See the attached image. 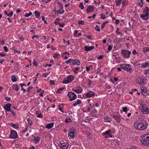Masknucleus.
<instances>
[{
	"label": "nucleus",
	"instance_id": "obj_44",
	"mask_svg": "<svg viewBox=\"0 0 149 149\" xmlns=\"http://www.w3.org/2000/svg\"><path fill=\"white\" fill-rule=\"evenodd\" d=\"M127 108L126 107H125L123 108V111L124 112H126L127 111Z\"/></svg>",
	"mask_w": 149,
	"mask_h": 149
},
{
	"label": "nucleus",
	"instance_id": "obj_8",
	"mask_svg": "<svg viewBox=\"0 0 149 149\" xmlns=\"http://www.w3.org/2000/svg\"><path fill=\"white\" fill-rule=\"evenodd\" d=\"M67 95L70 98L69 100L70 102L74 100L77 97L76 94L74 93L71 92H69Z\"/></svg>",
	"mask_w": 149,
	"mask_h": 149
},
{
	"label": "nucleus",
	"instance_id": "obj_17",
	"mask_svg": "<svg viewBox=\"0 0 149 149\" xmlns=\"http://www.w3.org/2000/svg\"><path fill=\"white\" fill-rule=\"evenodd\" d=\"M142 88H143V87H141V94L145 96L147 95H148V93L147 92L148 90L146 89L143 88V89Z\"/></svg>",
	"mask_w": 149,
	"mask_h": 149
},
{
	"label": "nucleus",
	"instance_id": "obj_24",
	"mask_svg": "<svg viewBox=\"0 0 149 149\" xmlns=\"http://www.w3.org/2000/svg\"><path fill=\"white\" fill-rule=\"evenodd\" d=\"M143 0H138V4L141 7H142L143 4Z\"/></svg>",
	"mask_w": 149,
	"mask_h": 149
},
{
	"label": "nucleus",
	"instance_id": "obj_12",
	"mask_svg": "<svg viewBox=\"0 0 149 149\" xmlns=\"http://www.w3.org/2000/svg\"><path fill=\"white\" fill-rule=\"evenodd\" d=\"M75 132V129L73 128H71L70 132H68V136H70L72 138H74L75 136L74 135Z\"/></svg>",
	"mask_w": 149,
	"mask_h": 149
},
{
	"label": "nucleus",
	"instance_id": "obj_47",
	"mask_svg": "<svg viewBox=\"0 0 149 149\" xmlns=\"http://www.w3.org/2000/svg\"><path fill=\"white\" fill-rule=\"evenodd\" d=\"M132 53L133 54L135 55L137 54L138 55H139V54L137 53L136 50L135 49L134 50L133 52H132Z\"/></svg>",
	"mask_w": 149,
	"mask_h": 149
},
{
	"label": "nucleus",
	"instance_id": "obj_3",
	"mask_svg": "<svg viewBox=\"0 0 149 149\" xmlns=\"http://www.w3.org/2000/svg\"><path fill=\"white\" fill-rule=\"evenodd\" d=\"M141 136L142 139L141 141L142 143L146 146H149V134H145Z\"/></svg>",
	"mask_w": 149,
	"mask_h": 149
},
{
	"label": "nucleus",
	"instance_id": "obj_21",
	"mask_svg": "<svg viewBox=\"0 0 149 149\" xmlns=\"http://www.w3.org/2000/svg\"><path fill=\"white\" fill-rule=\"evenodd\" d=\"M54 125V123H49L46 125V128L49 129H51Z\"/></svg>",
	"mask_w": 149,
	"mask_h": 149
},
{
	"label": "nucleus",
	"instance_id": "obj_40",
	"mask_svg": "<svg viewBox=\"0 0 149 149\" xmlns=\"http://www.w3.org/2000/svg\"><path fill=\"white\" fill-rule=\"evenodd\" d=\"M149 70H145L144 71V73L145 75H147L149 74Z\"/></svg>",
	"mask_w": 149,
	"mask_h": 149
},
{
	"label": "nucleus",
	"instance_id": "obj_56",
	"mask_svg": "<svg viewBox=\"0 0 149 149\" xmlns=\"http://www.w3.org/2000/svg\"><path fill=\"white\" fill-rule=\"evenodd\" d=\"M44 91H42L41 93L39 94V95H40L41 96L43 97V94L44 93Z\"/></svg>",
	"mask_w": 149,
	"mask_h": 149
},
{
	"label": "nucleus",
	"instance_id": "obj_53",
	"mask_svg": "<svg viewBox=\"0 0 149 149\" xmlns=\"http://www.w3.org/2000/svg\"><path fill=\"white\" fill-rule=\"evenodd\" d=\"M58 24H59L60 25V26L61 27H63L65 25V24L64 23H63L62 24H61L59 23H58Z\"/></svg>",
	"mask_w": 149,
	"mask_h": 149
},
{
	"label": "nucleus",
	"instance_id": "obj_30",
	"mask_svg": "<svg viewBox=\"0 0 149 149\" xmlns=\"http://www.w3.org/2000/svg\"><path fill=\"white\" fill-rule=\"evenodd\" d=\"M11 126L13 128H15L16 129H17L18 128V125L17 124H11Z\"/></svg>",
	"mask_w": 149,
	"mask_h": 149
},
{
	"label": "nucleus",
	"instance_id": "obj_57",
	"mask_svg": "<svg viewBox=\"0 0 149 149\" xmlns=\"http://www.w3.org/2000/svg\"><path fill=\"white\" fill-rule=\"evenodd\" d=\"M89 82L88 83V85H89V86H90L92 83V81H91V80H89Z\"/></svg>",
	"mask_w": 149,
	"mask_h": 149
},
{
	"label": "nucleus",
	"instance_id": "obj_46",
	"mask_svg": "<svg viewBox=\"0 0 149 149\" xmlns=\"http://www.w3.org/2000/svg\"><path fill=\"white\" fill-rule=\"evenodd\" d=\"M13 12L11 11L10 14H8L7 15L8 17H11L13 15Z\"/></svg>",
	"mask_w": 149,
	"mask_h": 149
},
{
	"label": "nucleus",
	"instance_id": "obj_11",
	"mask_svg": "<svg viewBox=\"0 0 149 149\" xmlns=\"http://www.w3.org/2000/svg\"><path fill=\"white\" fill-rule=\"evenodd\" d=\"M58 146L61 149H67L68 146V144L67 143H61L58 144Z\"/></svg>",
	"mask_w": 149,
	"mask_h": 149
},
{
	"label": "nucleus",
	"instance_id": "obj_61",
	"mask_svg": "<svg viewBox=\"0 0 149 149\" xmlns=\"http://www.w3.org/2000/svg\"><path fill=\"white\" fill-rule=\"evenodd\" d=\"M72 91L76 92V93H78V90H74L73 89H72Z\"/></svg>",
	"mask_w": 149,
	"mask_h": 149
},
{
	"label": "nucleus",
	"instance_id": "obj_34",
	"mask_svg": "<svg viewBox=\"0 0 149 149\" xmlns=\"http://www.w3.org/2000/svg\"><path fill=\"white\" fill-rule=\"evenodd\" d=\"M40 139V138L38 137L35 138L34 140L35 141L36 143H37L39 141Z\"/></svg>",
	"mask_w": 149,
	"mask_h": 149
},
{
	"label": "nucleus",
	"instance_id": "obj_54",
	"mask_svg": "<svg viewBox=\"0 0 149 149\" xmlns=\"http://www.w3.org/2000/svg\"><path fill=\"white\" fill-rule=\"evenodd\" d=\"M78 23L79 24H81L82 25L84 24V22L81 20H80L78 22Z\"/></svg>",
	"mask_w": 149,
	"mask_h": 149
},
{
	"label": "nucleus",
	"instance_id": "obj_60",
	"mask_svg": "<svg viewBox=\"0 0 149 149\" xmlns=\"http://www.w3.org/2000/svg\"><path fill=\"white\" fill-rule=\"evenodd\" d=\"M5 60V59L4 58H2L1 60L0 59V62L1 64H2V62L4 61Z\"/></svg>",
	"mask_w": 149,
	"mask_h": 149
},
{
	"label": "nucleus",
	"instance_id": "obj_64",
	"mask_svg": "<svg viewBox=\"0 0 149 149\" xmlns=\"http://www.w3.org/2000/svg\"><path fill=\"white\" fill-rule=\"evenodd\" d=\"M122 4L123 6H124L125 5V2L124 1H123L122 2Z\"/></svg>",
	"mask_w": 149,
	"mask_h": 149
},
{
	"label": "nucleus",
	"instance_id": "obj_37",
	"mask_svg": "<svg viewBox=\"0 0 149 149\" xmlns=\"http://www.w3.org/2000/svg\"><path fill=\"white\" fill-rule=\"evenodd\" d=\"M101 18L103 19H106V17L103 15V13L100 14Z\"/></svg>",
	"mask_w": 149,
	"mask_h": 149
},
{
	"label": "nucleus",
	"instance_id": "obj_59",
	"mask_svg": "<svg viewBox=\"0 0 149 149\" xmlns=\"http://www.w3.org/2000/svg\"><path fill=\"white\" fill-rule=\"evenodd\" d=\"M36 37L37 38H38V35H35L34 36H33L32 38V39H34Z\"/></svg>",
	"mask_w": 149,
	"mask_h": 149
},
{
	"label": "nucleus",
	"instance_id": "obj_22",
	"mask_svg": "<svg viewBox=\"0 0 149 149\" xmlns=\"http://www.w3.org/2000/svg\"><path fill=\"white\" fill-rule=\"evenodd\" d=\"M33 13H35V16L36 18H38L40 16V13L38 12L37 11H35Z\"/></svg>",
	"mask_w": 149,
	"mask_h": 149
},
{
	"label": "nucleus",
	"instance_id": "obj_14",
	"mask_svg": "<svg viewBox=\"0 0 149 149\" xmlns=\"http://www.w3.org/2000/svg\"><path fill=\"white\" fill-rule=\"evenodd\" d=\"M94 10V6L90 5L88 6L86 9V11L88 13L92 12Z\"/></svg>",
	"mask_w": 149,
	"mask_h": 149
},
{
	"label": "nucleus",
	"instance_id": "obj_55",
	"mask_svg": "<svg viewBox=\"0 0 149 149\" xmlns=\"http://www.w3.org/2000/svg\"><path fill=\"white\" fill-rule=\"evenodd\" d=\"M112 48V47L111 45H109L108 49L110 51V50H111Z\"/></svg>",
	"mask_w": 149,
	"mask_h": 149
},
{
	"label": "nucleus",
	"instance_id": "obj_20",
	"mask_svg": "<svg viewBox=\"0 0 149 149\" xmlns=\"http://www.w3.org/2000/svg\"><path fill=\"white\" fill-rule=\"evenodd\" d=\"M112 144L116 146H118L119 144V142L118 140H115L112 142Z\"/></svg>",
	"mask_w": 149,
	"mask_h": 149
},
{
	"label": "nucleus",
	"instance_id": "obj_9",
	"mask_svg": "<svg viewBox=\"0 0 149 149\" xmlns=\"http://www.w3.org/2000/svg\"><path fill=\"white\" fill-rule=\"evenodd\" d=\"M140 109L143 114H148L149 113V109L146 106H142Z\"/></svg>",
	"mask_w": 149,
	"mask_h": 149
},
{
	"label": "nucleus",
	"instance_id": "obj_48",
	"mask_svg": "<svg viewBox=\"0 0 149 149\" xmlns=\"http://www.w3.org/2000/svg\"><path fill=\"white\" fill-rule=\"evenodd\" d=\"M59 55V54L58 53H56L53 56V57L54 58H56Z\"/></svg>",
	"mask_w": 149,
	"mask_h": 149
},
{
	"label": "nucleus",
	"instance_id": "obj_52",
	"mask_svg": "<svg viewBox=\"0 0 149 149\" xmlns=\"http://www.w3.org/2000/svg\"><path fill=\"white\" fill-rule=\"evenodd\" d=\"M5 98L6 100L7 101H10L11 99L10 98L6 97H5Z\"/></svg>",
	"mask_w": 149,
	"mask_h": 149
},
{
	"label": "nucleus",
	"instance_id": "obj_36",
	"mask_svg": "<svg viewBox=\"0 0 149 149\" xmlns=\"http://www.w3.org/2000/svg\"><path fill=\"white\" fill-rule=\"evenodd\" d=\"M83 4V3H80L79 4V7L81 8V10H82L84 8V6Z\"/></svg>",
	"mask_w": 149,
	"mask_h": 149
},
{
	"label": "nucleus",
	"instance_id": "obj_5",
	"mask_svg": "<svg viewBox=\"0 0 149 149\" xmlns=\"http://www.w3.org/2000/svg\"><path fill=\"white\" fill-rule=\"evenodd\" d=\"M131 54V52L129 51L125 50L124 49H123L121 50V54L125 58H130Z\"/></svg>",
	"mask_w": 149,
	"mask_h": 149
},
{
	"label": "nucleus",
	"instance_id": "obj_19",
	"mask_svg": "<svg viewBox=\"0 0 149 149\" xmlns=\"http://www.w3.org/2000/svg\"><path fill=\"white\" fill-rule=\"evenodd\" d=\"M147 67H149V61L145 62L144 63L142 64V66H141V68H144Z\"/></svg>",
	"mask_w": 149,
	"mask_h": 149
},
{
	"label": "nucleus",
	"instance_id": "obj_16",
	"mask_svg": "<svg viewBox=\"0 0 149 149\" xmlns=\"http://www.w3.org/2000/svg\"><path fill=\"white\" fill-rule=\"evenodd\" d=\"M11 106V104L10 103L7 104L3 107V108L6 111H10Z\"/></svg>",
	"mask_w": 149,
	"mask_h": 149
},
{
	"label": "nucleus",
	"instance_id": "obj_10",
	"mask_svg": "<svg viewBox=\"0 0 149 149\" xmlns=\"http://www.w3.org/2000/svg\"><path fill=\"white\" fill-rule=\"evenodd\" d=\"M18 137V135L17 132L15 131H11L10 132V137L11 138L13 139H15Z\"/></svg>",
	"mask_w": 149,
	"mask_h": 149
},
{
	"label": "nucleus",
	"instance_id": "obj_27",
	"mask_svg": "<svg viewBox=\"0 0 149 149\" xmlns=\"http://www.w3.org/2000/svg\"><path fill=\"white\" fill-rule=\"evenodd\" d=\"M104 121L106 122H110L111 121V119L107 117H104Z\"/></svg>",
	"mask_w": 149,
	"mask_h": 149
},
{
	"label": "nucleus",
	"instance_id": "obj_50",
	"mask_svg": "<svg viewBox=\"0 0 149 149\" xmlns=\"http://www.w3.org/2000/svg\"><path fill=\"white\" fill-rule=\"evenodd\" d=\"M71 58L69 59L67 61H66L65 62L67 63L68 64L69 63H70Z\"/></svg>",
	"mask_w": 149,
	"mask_h": 149
},
{
	"label": "nucleus",
	"instance_id": "obj_33",
	"mask_svg": "<svg viewBox=\"0 0 149 149\" xmlns=\"http://www.w3.org/2000/svg\"><path fill=\"white\" fill-rule=\"evenodd\" d=\"M63 89H64V88H60L57 90V91H56V93H60L62 91Z\"/></svg>",
	"mask_w": 149,
	"mask_h": 149
},
{
	"label": "nucleus",
	"instance_id": "obj_43",
	"mask_svg": "<svg viewBox=\"0 0 149 149\" xmlns=\"http://www.w3.org/2000/svg\"><path fill=\"white\" fill-rule=\"evenodd\" d=\"M82 91V90L81 88L80 87H79L78 90V93H81Z\"/></svg>",
	"mask_w": 149,
	"mask_h": 149
},
{
	"label": "nucleus",
	"instance_id": "obj_1",
	"mask_svg": "<svg viewBox=\"0 0 149 149\" xmlns=\"http://www.w3.org/2000/svg\"><path fill=\"white\" fill-rule=\"evenodd\" d=\"M148 123L144 120L136 122L134 124V128L140 131L144 130L147 127Z\"/></svg>",
	"mask_w": 149,
	"mask_h": 149
},
{
	"label": "nucleus",
	"instance_id": "obj_32",
	"mask_svg": "<svg viewBox=\"0 0 149 149\" xmlns=\"http://www.w3.org/2000/svg\"><path fill=\"white\" fill-rule=\"evenodd\" d=\"M74 63H75V65H79L80 64V63L79 60L77 59H75Z\"/></svg>",
	"mask_w": 149,
	"mask_h": 149
},
{
	"label": "nucleus",
	"instance_id": "obj_35",
	"mask_svg": "<svg viewBox=\"0 0 149 149\" xmlns=\"http://www.w3.org/2000/svg\"><path fill=\"white\" fill-rule=\"evenodd\" d=\"M11 77L12 79H11V80L13 82H15L17 81L16 78L15 76H12Z\"/></svg>",
	"mask_w": 149,
	"mask_h": 149
},
{
	"label": "nucleus",
	"instance_id": "obj_26",
	"mask_svg": "<svg viewBox=\"0 0 149 149\" xmlns=\"http://www.w3.org/2000/svg\"><path fill=\"white\" fill-rule=\"evenodd\" d=\"M148 51H149V47H145L143 49V52L145 53H146Z\"/></svg>",
	"mask_w": 149,
	"mask_h": 149
},
{
	"label": "nucleus",
	"instance_id": "obj_39",
	"mask_svg": "<svg viewBox=\"0 0 149 149\" xmlns=\"http://www.w3.org/2000/svg\"><path fill=\"white\" fill-rule=\"evenodd\" d=\"M95 29L96 30V31H100V29L99 27L97 25H96L95 28Z\"/></svg>",
	"mask_w": 149,
	"mask_h": 149
},
{
	"label": "nucleus",
	"instance_id": "obj_2",
	"mask_svg": "<svg viewBox=\"0 0 149 149\" xmlns=\"http://www.w3.org/2000/svg\"><path fill=\"white\" fill-rule=\"evenodd\" d=\"M141 18L143 19L146 20L148 19L149 17V8L148 7H146L143 11V14L140 15Z\"/></svg>",
	"mask_w": 149,
	"mask_h": 149
},
{
	"label": "nucleus",
	"instance_id": "obj_38",
	"mask_svg": "<svg viewBox=\"0 0 149 149\" xmlns=\"http://www.w3.org/2000/svg\"><path fill=\"white\" fill-rule=\"evenodd\" d=\"M74 62H75V59L73 60V59H71L70 63L71 65H75V63H74Z\"/></svg>",
	"mask_w": 149,
	"mask_h": 149
},
{
	"label": "nucleus",
	"instance_id": "obj_41",
	"mask_svg": "<svg viewBox=\"0 0 149 149\" xmlns=\"http://www.w3.org/2000/svg\"><path fill=\"white\" fill-rule=\"evenodd\" d=\"M33 64L35 66H37L38 65V63L35 60H34L33 62Z\"/></svg>",
	"mask_w": 149,
	"mask_h": 149
},
{
	"label": "nucleus",
	"instance_id": "obj_49",
	"mask_svg": "<svg viewBox=\"0 0 149 149\" xmlns=\"http://www.w3.org/2000/svg\"><path fill=\"white\" fill-rule=\"evenodd\" d=\"M42 20L46 24H47V21L45 20V17L43 16L42 17Z\"/></svg>",
	"mask_w": 149,
	"mask_h": 149
},
{
	"label": "nucleus",
	"instance_id": "obj_28",
	"mask_svg": "<svg viewBox=\"0 0 149 149\" xmlns=\"http://www.w3.org/2000/svg\"><path fill=\"white\" fill-rule=\"evenodd\" d=\"M27 121L28 124L29 126H31L33 124V122L31 119L28 118L27 119Z\"/></svg>",
	"mask_w": 149,
	"mask_h": 149
},
{
	"label": "nucleus",
	"instance_id": "obj_58",
	"mask_svg": "<svg viewBox=\"0 0 149 149\" xmlns=\"http://www.w3.org/2000/svg\"><path fill=\"white\" fill-rule=\"evenodd\" d=\"M33 88V87L31 86H29L27 89V91L29 92L30 90Z\"/></svg>",
	"mask_w": 149,
	"mask_h": 149
},
{
	"label": "nucleus",
	"instance_id": "obj_62",
	"mask_svg": "<svg viewBox=\"0 0 149 149\" xmlns=\"http://www.w3.org/2000/svg\"><path fill=\"white\" fill-rule=\"evenodd\" d=\"M119 20H116L115 22V24H119Z\"/></svg>",
	"mask_w": 149,
	"mask_h": 149
},
{
	"label": "nucleus",
	"instance_id": "obj_31",
	"mask_svg": "<svg viewBox=\"0 0 149 149\" xmlns=\"http://www.w3.org/2000/svg\"><path fill=\"white\" fill-rule=\"evenodd\" d=\"M121 1V0H116V5L117 6L120 5Z\"/></svg>",
	"mask_w": 149,
	"mask_h": 149
},
{
	"label": "nucleus",
	"instance_id": "obj_51",
	"mask_svg": "<svg viewBox=\"0 0 149 149\" xmlns=\"http://www.w3.org/2000/svg\"><path fill=\"white\" fill-rule=\"evenodd\" d=\"M79 69V68L78 67H76L75 68V70L74 71V72L75 73H77V70H78Z\"/></svg>",
	"mask_w": 149,
	"mask_h": 149
},
{
	"label": "nucleus",
	"instance_id": "obj_45",
	"mask_svg": "<svg viewBox=\"0 0 149 149\" xmlns=\"http://www.w3.org/2000/svg\"><path fill=\"white\" fill-rule=\"evenodd\" d=\"M37 117L38 118H42L43 117L42 116L41 114V113H40V114H38L37 115Z\"/></svg>",
	"mask_w": 149,
	"mask_h": 149
},
{
	"label": "nucleus",
	"instance_id": "obj_42",
	"mask_svg": "<svg viewBox=\"0 0 149 149\" xmlns=\"http://www.w3.org/2000/svg\"><path fill=\"white\" fill-rule=\"evenodd\" d=\"M3 48L6 52H8V49L6 46H4L3 47Z\"/></svg>",
	"mask_w": 149,
	"mask_h": 149
},
{
	"label": "nucleus",
	"instance_id": "obj_7",
	"mask_svg": "<svg viewBox=\"0 0 149 149\" xmlns=\"http://www.w3.org/2000/svg\"><path fill=\"white\" fill-rule=\"evenodd\" d=\"M138 80L137 81V83L141 85H143L146 84V79L144 77H139L138 78Z\"/></svg>",
	"mask_w": 149,
	"mask_h": 149
},
{
	"label": "nucleus",
	"instance_id": "obj_63",
	"mask_svg": "<svg viewBox=\"0 0 149 149\" xmlns=\"http://www.w3.org/2000/svg\"><path fill=\"white\" fill-rule=\"evenodd\" d=\"M105 25L104 23H103L101 25V28L102 29H103Z\"/></svg>",
	"mask_w": 149,
	"mask_h": 149
},
{
	"label": "nucleus",
	"instance_id": "obj_18",
	"mask_svg": "<svg viewBox=\"0 0 149 149\" xmlns=\"http://www.w3.org/2000/svg\"><path fill=\"white\" fill-rule=\"evenodd\" d=\"M84 48L86 51H88L93 49L94 48V47L93 46L88 47L87 46H85L84 47Z\"/></svg>",
	"mask_w": 149,
	"mask_h": 149
},
{
	"label": "nucleus",
	"instance_id": "obj_6",
	"mask_svg": "<svg viewBox=\"0 0 149 149\" xmlns=\"http://www.w3.org/2000/svg\"><path fill=\"white\" fill-rule=\"evenodd\" d=\"M74 79V77L71 75H69L63 81V83L67 84L72 81Z\"/></svg>",
	"mask_w": 149,
	"mask_h": 149
},
{
	"label": "nucleus",
	"instance_id": "obj_4",
	"mask_svg": "<svg viewBox=\"0 0 149 149\" xmlns=\"http://www.w3.org/2000/svg\"><path fill=\"white\" fill-rule=\"evenodd\" d=\"M120 68L130 72H132V67L130 65L124 64L120 65Z\"/></svg>",
	"mask_w": 149,
	"mask_h": 149
},
{
	"label": "nucleus",
	"instance_id": "obj_13",
	"mask_svg": "<svg viewBox=\"0 0 149 149\" xmlns=\"http://www.w3.org/2000/svg\"><path fill=\"white\" fill-rule=\"evenodd\" d=\"M95 95V93L92 91H90L88 92L85 94V96L87 98H90L94 97Z\"/></svg>",
	"mask_w": 149,
	"mask_h": 149
},
{
	"label": "nucleus",
	"instance_id": "obj_25",
	"mask_svg": "<svg viewBox=\"0 0 149 149\" xmlns=\"http://www.w3.org/2000/svg\"><path fill=\"white\" fill-rule=\"evenodd\" d=\"M13 89L16 91H18L19 90V88L17 85L15 84L13 86Z\"/></svg>",
	"mask_w": 149,
	"mask_h": 149
},
{
	"label": "nucleus",
	"instance_id": "obj_15",
	"mask_svg": "<svg viewBox=\"0 0 149 149\" xmlns=\"http://www.w3.org/2000/svg\"><path fill=\"white\" fill-rule=\"evenodd\" d=\"M112 117L118 123H119L120 122L121 119L119 116L116 115H113Z\"/></svg>",
	"mask_w": 149,
	"mask_h": 149
},
{
	"label": "nucleus",
	"instance_id": "obj_23",
	"mask_svg": "<svg viewBox=\"0 0 149 149\" xmlns=\"http://www.w3.org/2000/svg\"><path fill=\"white\" fill-rule=\"evenodd\" d=\"M81 102V100H78L77 101L72 105V106L73 107L77 105L80 104Z\"/></svg>",
	"mask_w": 149,
	"mask_h": 149
},
{
	"label": "nucleus",
	"instance_id": "obj_29",
	"mask_svg": "<svg viewBox=\"0 0 149 149\" xmlns=\"http://www.w3.org/2000/svg\"><path fill=\"white\" fill-rule=\"evenodd\" d=\"M111 132V130H109L108 131H105L104 133H103V134L104 135H109L110 134Z\"/></svg>",
	"mask_w": 149,
	"mask_h": 149
}]
</instances>
